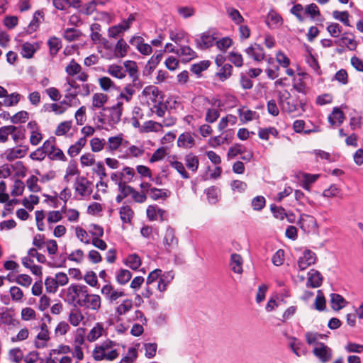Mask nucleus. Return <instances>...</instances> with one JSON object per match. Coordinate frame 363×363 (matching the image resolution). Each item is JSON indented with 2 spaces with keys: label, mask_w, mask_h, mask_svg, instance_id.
Returning <instances> with one entry per match:
<instances>
[{
  "label": "nucleus",
  "mask_w": 363,
  "mask_h": 363,
  "mask_svg": "<svg viewBox=\"0 0 363 363\" xmlns=\"http://www.w3.org/2000/svg\"><path fill=\"white\" fill-rule=\"evenodd\" d=\"M28 119V113L26 111H21L11 117V122L14 124L24 123Z\"/></svg>",
  "instance_id": "40"
},
{
  "label": "nucleus",
  "mask_w": 363,
  "mask_h": 363,
  "mask_svg": "<svg viewBox=\"0 0 363 363\" xmlns=\"http://www.w3.org/2000/svg\"><path fill=\"white\" fill-rule=\"evenodd\" d=\"M104 328L100 323H97L96 326L93 328L87 335V340L89 342H94L102 335Z\"/></svg>",
  "instance_id": "34"
},
{
  "label": "nucleus",
  "mask_w": 363,
  "mask_h": 363,
  "mask_svg": "<svg viewBox=\"0 0 363 363\" xmlns=\"http://www.w3.org/2000/svg\"><path fill=\"white\" fill-rule=\"evenodd\" d=\"M133 307V301L130 299H125L123 302L116 308V313L118 315L125 314L129 311Z\"/></svg>",
  "instance_id": "38"
},
{
  "label": "nucleus",
  "mask_w": 363,
  "mask_h": 363,
  "mask_svg": "<svg viewBox=\"0 0 363 363\" xmlns=\"http://www.w3.org/2000/svg\"><path fill=\"white\" fill-rule=\"evenodd\" d=\"M38 179L36 176H30L26 181L28 188L31 192H39L41 188L37 184Z\"/></svg>",
  "instance_id": "46"
},
{
  "label": "nucleus",
  "mask_w": 363,
  "mask_h": 363,
  "mask_svg": "<svg viewBox=\"0 0 363 363\" xmlns=\"http://www.w3.org/2000/svg\"><path fill=\"white\" fill-rule=\"evenodd\" d=\"M130 24H116L108 28V36L117 38L121 33L128 30Z\"/></svg>",
  "instance_id": "20"
},
{
  "label": "nucleus",
  "mask_w": 363,
  "mask_h": 363,
  "mask_svg": "<svg viewBox=\"0 0 363 363\" xmlns=\"http://www.w3.org/2000/svg\"><path fill=\"white\" fill-rule=\"evenodd\" d=\"M84 319V316L79 309L73 310L69 315V321L73 326H77Z\"/></svg>",
  "instance_id": "32"
},
{
  "label": "nucleus",
  "mask_w": 363,
  "mask_h": 363,
  "mask_svg": "<svg viewBox=\"0 0 363 363\" xmlns=\"http://www.w3.org/2000/svg\"><path fill=\"white\" fill-rule=\"evenodd\" d=\"M315 308L317 311H323L326 307V301L321 290H318L317 296L314 303Z\"/></svg>",
  "instance_id": "31"
},
{
  "label": "nucleus",
  "mask_w": 363,
  "mask_h": 363,
  "mask_svg": "<svg viewBox=\"0 0 363 363\" xmlns=\"http://www.w3.org/2000/svg\"><path fill=\"white\" fill-rule=\"evenodd\" d=\"M128 354L130 356H125L123 358H122V362H124V363H133L134 361L138 357V352L137 350L134 347H130L128 349Z\"/></svg>",
  "instance_id": "62"
},
{
  "label": "nucleus",
  "mask_w": 363,
  "mask_h": 363,
  "mask_svg": "<svg viewBox=\"0 0 363 363\" xmlns=\"http://www.w3.org/2000/svg\"><path fill=\"white\" fill-rule=\"evenodd\" d=\"M48 158L51 160H61L63 162L67 160V157L65 155V154L63 153L62 150L57 147H56V150H55V152H49Z\"/></svg>",
  "instance_id": "54"
},
{
  "label": "nucleus",
  "mask_w": 363,
  "mask_h": 363,
  "mask_svg": "<svg viewBox=\"0 0 363 363\" xmlns=\"http://www.w3.org/2000/svg\"><path fill=\"white\" fill-rule=\"evenodd\" d=\"M211 65L209 60H203L199 63H196L191 65L190 70L198 77L201 76L203 71L207 69Z\"/></svg>",
  "instance_id": "24"
},
{
  "label": "nucleus",
  "mask_w": 363,
  "mask_h": 363,
  "mask_svg": "<svg viewBox=\"0 0 363 363\" xmlns=\"http://www.w3.org/2000/svg\"><path fill=\"white\" fill-rule=\"evenodd\" d=\"M177 243L178 240L175 237L174 229L168 226L164 237V245L166 246L167 249H168L177 245Z\"/></svg>",
  "instance_id": "11"
},
{
  "label": "nucleus",
  "mask_w": 363,
  "mask_h": 363,
  "mask_svg": "<svg viewBox=\"0 0 363 363\" xmlns=\"http://www.w3.org/2000/svg\"><path fill=\"white\" fill-rule=\"evenodd\" d=\"M330 297L331 308L334 311H339L342 309L347 303L345 299L338 294H331Z\"/></svg>",
  "instance_id": "16"
},
{
  "label": "nucleus",
  "mask_w": 363,
  "mask_h": 363,
  "mask_svg": "<svg viewBox=\"0 0 363 363\" xmlns=\"http://www.w3.org/2000/svg\"><path fill=\"white\" fill-rule=\"evenodd\" d=\"M179 54L187 57L186 59V62L190 61L195 57H196V52L189 46H183L180 48Z\"/></svg>",
  "instance_id": "57"
},
{
  "label": "nucleus",
  "mask_w": 363,
  "mask_h": 363,
  "mask_svg": "<svg viewBox=\"0 0 363 363\" xmlns=\"http://www.w3.org/2000/svg\"><path fill=\"white\" fill-rule=\"evenodd\" d=\"M265 199L262 196H257L252 201V206L255 211L262 210L265 206Z\"/></svg>",
  "instance_id": "53"
},
{
  "label": "nucleus",
  "mask_w": 363,
  "mask_h": 363,
  "mask_svg": "<svg viewBox=\"0 0 363 363\" xmlns=\"http://www.w3.org/2000/svg\"><path fill=\"white\" fill-rule=\"evenodd\" d=\"M9 357L16 363H19L23 358L22 351L19 347L10 350Z\"/></svg>",
  "instance_id": "49"
},
{
  "label": "nucleus",
  "mask_w": 363,
  "mask_h": 363,
  "mask_svg": "<svg viewBox=\"0 0 363 363\" xmlns=\"http://www.w3.org/2000/svg\"><path fill=\"white\" fill-rule=\"evenodd\" d=\"M161 272H162V271L160 269H155L153 271H152L148 274V277L146 279V284L149 286L154 283L155 281H156L157 279H160Z\"/></svg>",
  "instance_id": "60"
},
{
  "label": "nucleus",
  "mask_w": 363,
  "mask_h": 363,
  "mask_svg": "<svg viewBox=\"0 0 363 363\" xmlns=\"http://www.w3.org/2000/svg\"><path fill=\"white\" fill-rule=\"evenodd\" d=\"M170 165L174 168L184 179H189V174L186 171L184 164L179 161H173L170 162Z\"/></svg>",
  "instance_id": "44"
},
{
  "label": "nucleus",
  "mask_w": 363,
  "mask_h": 363,
  "mask_svg": "<svg viewBox=\"0 0 363 363\" xmlns=\"http://www.w3.org/2000/svg\"><path fill=\"white\" fill-rule=\"evenodd\" d=\"M4 97L5 99H4L2 104L5 106H12L16 105L19 102L21 95L18 93H12L9 95L7 94Z\"/></svg>",
  "instance_id": "30"
},
{
  "label": "nucleus",
  "mask_w": 363,
  "mask_h": 363,
  "mask_svg": "<svg viewBox=\"0 0 363 363\" xmlns=\"http://www.w3.org/2000/svg\"><path fill=\"white\" fill-rule=\"evenodd\" d=\"M5 154L6 160L9 162L13 161L16 158L24 157L21 149L10 148L6 150Z\"/></svg>",
  "instance_id": "33"
},
{
  "label": "nucleus",
  "mask_w": 363,
  "mask_h": 363,
  "mask_svg": "<svg viewBox=\"0 0 363 363\" xmlns=\"http://www.w3.org/2000/svg\"><path fill=\"white\" fill-rule=\"evenodd\" d=\"M194 143L195 140L190 133H182L177 140V145L181 147H191Z\"/></svg>",
  "instance_id": "15"
},
{
  "label": "nucleus",
  "mask_w": 363,
  "mask_h": 363,
  "mask_svg": "<svg viewBox=\"0 0 363 363\" xmlns=\"http://www.w3.org/2000/svg\"><path fill=\"white\" fill-rule=\"evenodd\" d=\"M99 85L104 91H108L111 87H115L114 82L108 77H103L99 79Z\"/></svg>",
  "instance_id": "58"
},
{
  "label": "nucleus",
  "mask_w": 363,
  "mask_h": 363,
  "mask_svg": "<svg viewBox=\"0 0 363 363\" xmlns=\"http://www.w3.org/2000/svg\"><path fill=\"white\" fill-rule=\"evenodd\" d=\"M231 189L240 193L244 192L247 187V184L240 180H233L230 184Z\"/></svg>",
  "instance_id": "59"
},
{
  "label": "nucleus",
  "mask_w": 363,
  "mask_h": 363,
  "mask_svg": "<svg viewBox=\"0 0 363 363\" xmlns=\"http://www.w3.org/2000/svg\"><path fill=\"white\" fill-rule=\"evenodd\" d=\"M128 48L129 46L123 38L119 39L115 48V52L118 53L117 57H123L125 56Z\"/></svg>",
  "instance_id": "36"
},
{
  "label": "nucleus",
  "mask_w": 363,
  "mask_h": 363,
  "mask_svg": "<svg viewBox=\"0 0 363 363\" xmlns=\"http://www.w3.org/2000/svg\"><path fill=\"white\" fill-rule=\"evenodd\" d=\"M38 48H35L34 45L30 43H25L22 45V56L25 58H31L36 52Z\"/></svg>",
  "instance_id": "29"
},
{
  "label": "nucleus",
  "mask_w": 363,
  "mask_h": 363,
  "mask_svg": "<svg viewBox=\"0 0 363 363\" xmlns=\"http://www.w3.org/2000/svg\"><path fill=\"white\" fill-rule=\"evenodd\" d=\"M145 357L148 359L154 357L156 354L157 345L156 343H146L144 345Z\"/></svg>",
  "instance_id": "51"
},
{
  "label": "nucleus",
  "mask_w": 363,
  "mask_h": 363,
  "mask_svg": "<svg viewBox=\"0 0 363 363\" xmlns=\"http://www.w3.org/2000/svg\"><path fill=\"white\" fill-rule=\"evenodd\" d=\"M270 210L276 218L284 220L286 216L285 209L281 206H277L275 204H272Z\"/></svg>",
  "instance_id": "47"
},
{
  "label": "nucleus",
  "mask_w": 363,
  "mask_h": 363,
  "mask_svg": "<svg viewBox=\"0 0 363 363\" xmlns=\"http://www.w3.org/2000/svg\"><path fill=\"white\" fill-rule=\"evenodd\" d=\"M82 67L79 64L72 60L69 64L66 67V72L71 76H74L81 72Z\"/></svg>",
  "instance_id": "42"
},
{
  "label": "nucleus",
  "mask_w": 363,
  "mask_h": 363,
  "mask_svg": "<svg viewBox=\"0 0 363 363\" xmlns=\"http://www.w3.org/2000/svg\"><path fill=\"white\" fill-rule=\"evenodd\" d=\"M333 79L342 83V84H347L348 83V74L347 71L344 69H340L335 74Z\"/></svg>",
  "instance_id": "56"
},
{
  "label": "nucleus",
  "mask_w": 363,
  "mask_h": 363,
  "mask_svg": "<svg viewBox=\"0 0 363 363\" xmlns=\"http://www.w3.org/2000/svg\"><path fill=\"white\" fill-rule=\"evenodd\" d=\"M218 39V37L216 33L211 30H208L201 35L200 40H196L197 45L201 49H206L213 46L214 42Z\"/></svg>",
  "instance_id": "7"
},
{
  "label": "nucleus",
  "mask_w": 363,
  "mask_h": 363,
  "mask_svg": "<svg viewBox=\"0 0 363 363\" xmlns=\"http://www.w3.org/2000/svg\"><path fill=\"white\" fill-rule=\"evenodd\" d=\"M125 72H127L129 76L133 79V82L135 83L138 81V69L137 63L135 61L126 60L123 62Z\"/></svg>",
  "instance_id": "12"
},
{
  "label": "nucleus",
  "mask_w": 363,
  "mask_h": 363,
  "mask_svg": "<svg viewBox=\"0 0 363 363\" xmlns=\"http://www.w3.org/2000/svg\"><path fill=\"white\" fill-rule=\"evenodd\" d=\"M141 263L140 257L135 253L128 255L125 261V264L134 271L137 270L140 267Z\"/></svg>",
  "instance_id": "21"
},
{
  "label": "nucleus",
  "mask_w": 363,
  "mask_h": 363,
  "mask_svg": "<svg viewBox=\"0 0 363 363\" xmlns=\"http://www.w3.org/2000/svg\"><path fill=\"white\" fill-rule=\"evenodd\" d=\"M185 164L187 168L194 172H196L199 168V162L196 156L189 154L185 156Z\"/></svg>",
  "instance_id": "23"
},
{
  "label": "nucleus",
  "mask_w": 363,
  "mask_h": 363,
  "mask_svg": "<svg viewBox=\"0 0 363 363\" xmlns=\"http://www.w3.org/2000/svg\"><path fill=\"white\" fill-rule=\"evenodd\" d=\"M84 279L86 283L91 286H96L98 284L97 276L93 271L87 272L85 274Z\"/></svg>",
  "instance_id": "55"
},
{
  "label": "nucleus",
  "mask_w": 363,
  "mask_h": 363,
  "mask_svg": "<svg viewBox=\"0 0 363 363\" xmlns=\"http://www.w3.org/2000/svg\"><path fill=\"white\" fill-rule=\"evenodd\" d=\"M123 102L118 101L116 105L111 107H103V111L109 112L108 116L110 123L118 124L121 121V118L123 113Z\"/></svg>",
  "instance_id": "5"
},
{
  "label": "nucleus",
  "mask_w": 363,
  "mask_h": 363,
  "mask_svg": "<svg viewBox=\"0 0 363 363\" xmlns=\"http://www.w3.org/2000/svg\"><path fill=\"white\" fill-rule=\"evenodd\" d=\"M252 58L257 62H260L264 58V51L263 48L255 43V50L252 55Z\"/></svg>",
  "instance_id": "61"
},
{
  "label": "nucleus",
  "mask_w": 363,
  "mask_h": 363,
  "mask_svg": "<svg viewBox=\"0 0 363 363\" xmlns=\"http://www.w3.org/2000/svg\"><path fill=\"white\" fill-rule=\"evenodd\" d=\"M81 32L75 28H67L64 33V38L68 41H74L81 35Z\"/></svg>",
  "instance_id": "43"
},
{
  "label": "nucleus",
  "mask_w": 363,
  "mask_h": 363,
  "mask_svg": "<svg viewBox=\"0 0 363 363\" xmlns=\"http://www.w3.org/2000/svg\"><path fill=\"white\" fill-rule=\"evenodd\" d=\"M11 168L16 171L14 176L17 177H25L26 174V167L21 161L16 162L14 164L11 165Z\"/></svg>",
  "instance_id": "37"
},
{
  "label": "nucleus",
  "mask_w": 363,
  "mask_h": 363,
  "mask_svg": "<svg viewBox=\"0 0 363 363\" xmlns=\"http://www.w3.org/2000/svg\"><path fill=\"white\" fill-rule=\"evenodd\" d=\"M335 118L337 119L339 125L342 124L344 121L345 114L338 107H335L333 110L332 114L328 116V121L332 125L335 123Z\"/></svg>",
  "instance_id": "22"
},
{
  "label": "nucleus",
  "mask_w": 363,
  "mask_h": 363,
  "mask_svg": "<svg viewBox=\"0 0 363 363\" xmlns=\"http://www.w3.org/2000/svg\"><path fill=\"white\" fill-rule=\"evenodd\" d=\"M71 127L72 121L62 122L57 127L55 133L58 136L65 135L70 130Z\"/></svg>",
  "instance_id": "45"
},
{
  "label": "nucleus",
  "mask_w": 363,
  "mask_h": 363,
  "mask_svg": "<svg viewBox=\"0 0 363 363\" xmlns=\"http://www.w3.org/2000/svg\"><path fill=\"white\" fill-rule=\"evenodd\" d=\"M70 89H67V94L65 95V99L62 100L60 102L61 106H72V99H76V97L79 94L78 91H74L73 92H69Z\"/></svg>",
  "instance_id": "48"
},
{
  "label": "nucleus",
  "mask_w": 363,
  "mask_h": 363,
  "mask_svg": "<svg viewBox=\"0 0 363 363\" xmlns=\"http://www.w3.org/2000/svg\"><path fill=\"white\" fill-rule=\"evenodd\" d=\"M55 142V138L52 137L50 139L45 140L43 145L38 147L40 150L44 151L45 155L48 156L49 152H55L56 146L54 143Z\"/></svg>",
  "instance_id": "35"
},
{
  "label": "nucleus",
  "mask_w": 363,
  "mask_h": 363,
  "mask_svg": "<svg viewBox=\"0 0 363 363\" xmlns=\"http://www.w3.org/2000/svg\"><path fill=\"white\" fill-rule=\"evenodd\" d=\"M318 347H315L313 352L322 362L325 363L330 360L332 357V350L323 342H317Z\"/></svg>",
  "instance_id": "6"
},
{
  "label": "nucleus",
  "mask_w": 363,
  "mask_h": 363,
  "mask_svg": "<svg viewBox=\"0 0 363 363\" xmlns=\"http://www.w3.org/2000/svg\"><path fill=\"white\" fill-rule=\"evenodd\" d=\"M120 218L123 223H131L134 211L128 205H123L119 208Z\"/></svg>",
  "instance_id": "13"
},
{
  "label": "nucleus",
  "mask_w": 363,
  "mask_h": 363,
  "mask_svg": "<svg viewBox=\"0 0 363 363\" xmlns=\"http://www.w3.org/2000/svg\"><path fill=\"white\" fill-rule=\"evenodd\" d=\"M327 30L333 37H338L340 35H342L339 40H335V44L340 47L345 45L350 50H354L356 49L357 43L354 38L345 36L346 33L342 32L340 24H329Z\"/></svg>",
  "instance_id": "1"
},
{
  "label": "nucleus",
  "mask_w": 363,
  "mask_h": 363,
  "mask_svg": "<svg viewBox=\"0 0 363 363\" xmlns=\"http://www.w3.org/2000/svg\"><path fill=\"white\" fill-rule=\"evenodd\" d=\"M299 227L307 233L314 231L318 228L315 218L308 214H302L298 221Z\"/></svg>",
  "instance_id": "4"
},
{
  "label": "nucleus",
  "mask_w": 363,
  "mask_h": 363,
  "mask_svg": "<svg viewBox=\"0 0 363 363\" xmlns=\"http://www.w3.org/2000/svg\"><path fill=\"white\" fill-rule=\"evenodd\" d=\"M86 139L85 137L79 138L75 144L72 145L68 149L67 153L70 157H74L77 155L81 149L86 145Z\"/></svg>",
  "instance_id": "18"
},
{
  "label": "nucleus",
  "mask_w": 363,
  "mask_h": 363,
  "mask_svg": "<svg viewBox=\"0 0 363 363\" xmlns=\"http://www.w3.org/2000/svg\"><path fill=\"white\" fill-rule=\"evenodd\" d=\"M107 72L111 76L120 79L125 78L126 75L125 72L123 70V67L117 65H111L108 66Z\"/></svg>",
  "instance_id": "26"
},
{
  "label": "nucleus",
  "mask_w": 363,
  "mask_h": 363,
  "mask_svg": "<svg viewBox=\"0 0 363 363\" xmlns=\"http://www.w3.org/2000/svg\"><path fill=\"white\" fill-rule=\"evenodd\" d=\"M232 70L233 67L230 64H224L219 71L216 72V76L218 77L221 82H224L231 76Z\"/></svg>",
  "instance_id": "19"
},
{
  "label": "nucleus",
  "mask_w": 363,
  "mask_h": 363,
  "mask_svg": "<svg viewBox=\"0 0 363 363\" xmlns=\"http://www.w3.org/2000/svg\"><path fill=\"white\" fill-rule=\"evenodd\" d=\"M220 113L216 109L208 108L206 114V121L208 123H213L219 118Z\"/></svg>",
  "instance_id": "63"
},
{
  "label": "nucleus",
  "mask_w": 363,
  "mask_h": 363,
  "mask_svg": "<svg viewBox=\"0 0 363 363\" xmlns=\"http://www.w3.org/2000/svg\"><path fill=\"white\" fill-rule=\"evenodd\" d=\"M68 290L72 291L76 294V296H79V294H81L82 296H84L83 298L79 299L77 301V305L79 306H85L86 308H89L87 303L89 302V298L91 296V294H89L86 286L73 284L69 287Z\"/></svg>",
  "instance_id": "3"
},
{
  "label": "nucleus",
  "mask_w": 363,
  "mask_h": 363,
  "mask_svg": "<svg viewBox=\"0 0 363 363\" xmlns=\"http://www.w3.org/2000/svg\"><path fill=\"white\" fill-rule=\"evenodd\" d=\"M48 45L49 46L50 55L52 57H54L57 55L58 51L61 49L62 41L60 38L53 36V37H51L48 40Z\"/></svg>",
  "instance_id": "17"
},
{
  "label": "nucleus",
  "mask_w": 363,
  "mask_h": 363,
  "mask_svg": "<svg viewBox=\"0 0 363 363\" xmlns=\"http://www.w3.org/2000/svg\"><path fill=\"white\" fill-rule=\"evenodd\" d=\"M15 282L23 286L28 287L31 284L32 278L27 274H19L16 277Z\"/></svg>",
  "instance_id": "50"
},
{
  "label": "nucleus",
  "mask_w": 363,
  "mask_h": 363,
  "mask_svg": "<svg viewBox=\"0 0 363 363\" xmlns=\"http://www.w3.org/2000/svg\"><path fill=\"white\" fill-rule=\"evenodd\" d=\"M242 257L237 253H233L230 257L231 269L237 274L242 272Z\"/></svg>",
  "instance_id": "14"
},
{
  "label": "nucleus",
  "mask_w": 363,
  "mask_h": 363,
  "mask_svg": "<svg viewBox=\"0 0 363 363\" xmlns=\"http://www.w3.org/2000/svg\"><path fill=\"white\" fill-rule=\"evenodd\" d=\"M25 184L20 179H16L11 194L12 196H20L23 194Z\"/></svg>",
  "instance_id": "41"
},
{
  "label": "nucleus",
  "mask_w": 363,
  "mask_h": 363,
  "mask_svg": "<svg viewBox=\"0 0 363 363\" xmlns=\"http://www.w3.org/2000/svg\"><path fill=\"white\" fill-rule=\"evenodd\" d=\"M108 96L103 93H96L92 97V106L94 108H101L103 109L104 105L107 102Z\"/></svg>",
  "instance_id": "25"
},
{
  "label": "nucleus",
  "mask_w": 363,
  "mask_h": 363,
  "mask_svg": "<svg viewBox=\"0 0 363 363\" xmlns=\"http://www.w3.org/2000/svg\"><path fill=\"white\" fill-rule=\"evenodd\" d=\"M150 191L151 193L150 197L152 200L166 199L170 195V191L168 189H160L153 187L150 188Z\"/></svg>",
  "instance_id": "27"
},
{
  "label": "nucleus",
  "mask_w": 363,
  "mask_h": 363,
  "mask_svg": "<svg viewBox=\"0 0 363 363\" xmlns=\"http://www.w3.org/2000/svg\"><path fill=\"white\" fill-rule=\"evenodd\" d=\"M174 274L172 271L161 272L157 284V290L164 292L167 290L168 284L173 280Z\"/></svg>",
  "instance_id": "10"
},
{
  "label": "nucleus",
  "mask_w": 363,
  "mask_h": 363,
  "mask_svg": "<svg viewBox=\"0 0 363 363\" xmlns=\"http://www.w3.org/2000/svg\"><path fill=\"white\" fill-rule=\"evenodd\" d=\"M90 145L91 150L94 152H97L103 150L104 147V140H101L98 138H94L91 140Z\"/></svg>",
  "instance_id": "52"
},
{
  "label": "nucleus",
  "mask_w": 363,
  "mask_h": 363,
  "mask_svg": "<svg viewBox=\"0 0 363 363\" xmlns=\"http://www.w3.org/2000/svg\"><path fill=\"white\" fill-rule=\"evenodd\" d=\"M45 285L48 293L55 294L58 289L57 281L55 278L48 277L45 280Z\"/></svg>",
  "instance_id": "39"
},
{
  "label": "nucleus",
  "mask_w": 363,
  "mask_h": 363,
  "mask_svg": "<svg viewBox=\"0 0 363 363\" xmlns=\"http://www.w3.org/2000/svg\"><path fill=\"white\" fill-rule=\"evenodd\" d=\"M291 13L297 17L299 21H303L311 18L312 20L315 16L320 14L316 4H311L303 7L301 4H296L291 9Z\"/></svg>",
  "instance_id": "2"
},
{
  "label": "nucleus",
  "mask_w": 363,
  "mask_h": 363,
  "mask_svg": "<svg viewBox=\"0 0 363 363\" xmlns=\"http://www.w3.org/2000/svg\"><path fill=\"white\" fill-rule=\"evenodd\" d=\"M306 286L312 288L320 287L323 282V276L320 272L314 269H311L308 273Z\"/></svg>",
  "instance_id": "9"
},
{
  "label": "nucleus",
  "mask_w": 363,
  "mask_h": 363,
  "mask_svg": "<svg viewBox=\"0 0 363 363\" xmlns=\"http://www.w3.org/2000/svg\"><path fill=\"white\" fill-rule=\"evenodd\" d=\"M316 259L315 252L310 250H306L303 252V256L298 260V266L300 270H304L309 266L315 264Z\"/></svg>",
  "instance_id": "8"
},
{
  "label": "nucleus",
  "mask_w": 363,
  "mask_h": 363,
  "mask_svg": "<svg viewBox=\"0 0 363 363\" xmlns=\"http://www.w3.org/2000/svg\"><path fill=\"white\" fill-rule=\"evenodd\" d=\"M229 60L238 67H240L243 65L242 55L234 52L230 53Z\"/></svg>",
  "instance_id": "64"
},
{
  "label": "nucleus",
  "mask_w": 363,
  "mask_h": 363,
  "mask_svg": "<svg viewBox=\"0 0 363 363\" xmlns=\"http://www.w3.org/2000/svg\"><path fill=\"white\" fill-rule=\"evenodd\" d=\"M132 277V273L128 269H121L116 275V281L119 284H127Z\"/></svg>",
  "instance_id": "28"
}]
</instances>
